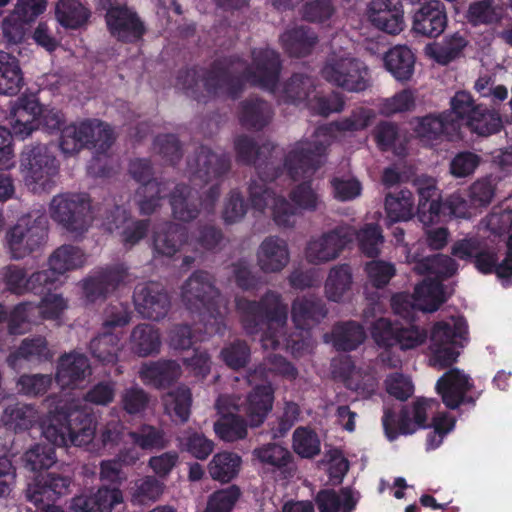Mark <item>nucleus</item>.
Returning a JSON list of instances; mask_svg holds the SVG:
<instances>
[{
    "label": "nucleus",
    "mask_w": 512,
    "mask_h": 512,
    "mask_svg": "<svg viewBox=\"0 0 512 512\" xmlns=\"http://www.w3.org/2000/svg\"><path fill=\"white\" fill-rule=\"evenodd\" d=\"M471 132L480 136L490 135L499 130L501 119L499 115L479 105L464 123Z\"/></svg>",
    "instance_id": "nucleus-57"
},
{
    "label": "nucleus",
    "mask_w": 512,
    "mask_h": 512,
    "mask_svg": "<svg viewBox=\"0 0 512 512\" xmlns=\"http://www.w3.org/2000/svg\"><path fill=\"white\" fill-rule=\"evenodd\" d=\"M446 25L447 17L444 7L437 0L423 5L413 17V30L427 37L439 36Z\"/></svg>",
    "instance_id": "nucleus-35"
},
{
    "label": "nucleus",
    "mask_w": 512,
    "mask_h": 512,
    "mask_svg": "<svg viewBox=\"0 0 512 512\" xmlns=\"http://www.w3.org/2000/svg\"><path fill=\"white\" fill-rule=\"evenodd\" d=\"M321 76L328 83L348 92L364 91L371 83L368 66L347 49L335 44L321 68Z\"/></svg>",
    "instance_id": "nucleus-6"
},
{
    "label": "nucleus",
    "mask_w": 512,
    "mask_h": 512,
    "mask_svg": "<svg viewBox=\"0 0 512 512\" xmlns=\"http://www.w3.org/2000/svg\"><path fill=\"white\" fill-rule=\"evenodd\" d=\"M283 48L291 56H305L309 54L317 43V36L310 29L303 26L286 30L281 36Z\"/></svg>",
    "instance_id": "nucleus-44"
},
{
    "label": "nucleus",
    "mask_w": 512,
    "mask_h": 512,
    "mask_svg": "<svg viewBox=\"0 0 512 512\" xmlns=\"http://www.w3.org/2000/svg\"><path fill=\"white\" fill-rule=\"evenodd\" d=\"M131 349L141 357L158 353L161 346V338L158 329L151 324L136 326L130 336Z\"/></svg>",
    "instance_id": "nucleus-45"
},
{
    "label": "nucleus",
    "mask_w": 512,
    "mask_h": 512,
    "mask_svg": "<svg viewBox=\"0 0 512 512\" xmlns=\"http://www.w3.org/2000/svg\"><path fill=\"white\" fill-rule=\"evenodd\" d=\"M371 334L378 345L392 347L397 344L401 350L414 349L427 338L426 332L419 327L399 328L386 318H379L374 323Z\"/></svg>",
    "instance_id": "nucleus-18"
},
{
    "label": "nucleus",
    "mask_w": 512,
    "mask_h": 512,
    "mask_svg": "<svg viewBox=\"0 0 512 512\" xmlns=\"http://www.w3.org/2000/svg\"><path fill=\"white\" fill-rule=\"evenodd\" d=\"M386 69L398 81H408L414 73L415 56L406 46H395L384 57Z\"/></svg>",
    "instance_id": "nucleus-42"
},
{
    "label": "nucleus",
    "mask_w": 512,
    "mask_h": 512,
    "mask_svg": "<svg viewBox=\"0 0 512 512\" xmlns=\"http://www.w3.org/2000/svg\"><path fill=\"white\" fill-rule=\"evenodd\" d=\"M63 115L54 108H42L34 97H21L12 110L9 120L12 133L25 139L42 125L53 131L59 128Z\"/></svg>",
    "instance_id": "nucleus-12"
},
{
    "label": "nucleus",
    "mask_w": 512,
    "mask_h": 512,
    "mask_svg": "<svg viewBox=\"0 0 512 512\" xmlns=\"http://www.w3.org/2000/svg\"><path fill=\"white\" fill-rule=\"evenodd\" d=\"M71 479L55 473L38 475L33 483L27 488V498L36 505L44 500H54L57 497L66 495L69 492Z\"/></svg>",
    "instance_id": "nucleus-34"
},
{
    "label": "nucleus",
    "mask_w": 512,
    "mask_h": 512,
    "mask_svg": "<svg viewBox=\"0 0 512 512\" xmlns=\"http://www.w3.org/2000/svg\"><path fill=\"white\" fill-rule=\"evenodd\" d=\"M90 16L88 8L79 0H58L56 17L67 28L76 29L84 25Z\"/></svg>",
    "instance_id": "nucleus-50"
},
{
    "label": "nucleus",
    "mask_w": 512,
    "mask_h": 512,
    "mask_svg": "<svg viewBox=\"0 0 512 512\" xmlns=\"http://www.w3.org/2000/svg\"><path fill=\"white\" fill-rule=\"evenodd\" d=\"M279 69L278 54L269 48H259L252 52V64L244 77L254 85L275 92Z\"/></svg>",
    "instance_id": "nucleus-19"
},
{
    "label": "nucleus",
    "mask_w": 512,
    "mask_h": 512,
    "mask_svg": "<svg viewBox=\"0 0 512 512\" xmlns=\"http://www.w3.org/2000/svg\"><path fill=\"white\" fill-rule=\"evenodd\" d=\"M129 314L122 309L111 318H107L104 323L105 331L103 334L94 338L90 343V351L92 355L99 361L106 364H113L118 359V353L121 350V337L116 332L109 329L122 327L129 322Z\"/></svg>",
    "instance_id": "nucleus-20"
},
{
    "label": "nucleus",
    "mask_w": 512,
    "mask_h": 512,
    "mask_svg": "<svg viewBox=\"0 0 512 512\" xmlns=\"http://www.w3.org/2000/svg\"><path fill=\"white\" fill-rule=\"evenodd\" d=\"M290 261V250L286 240L277 237H266L257 250V264L265 273L281 272Z\"/></svg>",
    "instance_id": "nucleus-32"
},
{
    "label": "nucleus",
    "mask_w": 512,
    "mask_h": 512,
    "mask_svg": "<svg viewBox=\"0 0 512 512\" xmlns=\"http://www.w3.org/2000/svg\"><path fill=\"white\" fill-rule=\"evenodd\" d=\"M373 109L357 107L349 116L316 129L310 139L293 144L284 160V170L293 179L310 177L323 163L327 147L335 140L336 132H356L366 129L375 119Z\"/></svg>",
    "instance_id": "nucleus-2"
},
{
    "label": "nucleus",
    "mask_w": 512,
    "mask_h": 512,
    "mask_svg": "<svg viewBox=\"0 0 512 512\" xmlns=\"http://www.w3.org/2000/svg\"><path fill=\"white\" fill-rule=\"evenodd\" d=\"M38 419L39 413L33 405L17 402L4 408L0 422L6 429L18 432L30 429Z\"/></svg>",
    "instance_id": "nucleus-39"
},
{
    "label": "nucleus",
    "mask_w": 512,
    "mask_h": 512,
    "mask_svg": "<svg viewBox=\"0 0 512 512\" xmlns=\"http://www.w3.org/2000/svg\"><path fill=\"white\" fill-rule=\"evenodd\" d=\"M106 22L111 34L122 41H133L143 33V27L135 13L124 3H110L106 14Z\"/></svg>",
    "instance_id": "nucleus-26"
},
{
    "label": "nucleus",
    "mask_w": 512,
    "mask_h": 512,
    "mask_svg": "<svg viewBox=\"0 0 512 512\" xmlns=\"http://www.w3.org/2000/svg\"><path fill=\"white\" fill-rule=\"evenodd\" d=\"M130 174L136 181L142 184L137 190L141 213L151 214L159 205L160 198L166 195L163 193L166 190V185L162 187L156 181L150 180L152 169L147 160L137 159L131 162Z\"/></svg>",
    "instance_id": "nucleus-22"
},
{
    "label": "nucleus",
    "mask_w": 512,
    "mask_h": 512,
    "mask_svg": "<svg viewBox=\"0 0 512 512\" xmlns=\"http://www.w3.org/2000/svg\"><path fill=\"white\" fill-rule=\"evenodd\" d=\"M114 133L108 124L98 120L71 123L61 131L59 147L65 155H74L84 147L105 152L114 141Z\"/></svg>",
    "instance_id": "nucleus-9"
},
{
    "label": "nucleus",
    "mask_w": 512,
    "mask_h": 512,
    "mask_svg": "<svg viewBox=\"0 0 512 512\" xmlns=\"http://www.w3.org/2000/svg\"><path fill=\"white\" fill-rule=\"evenodd\" d=\"M173 215L182 221L194 219L198 214V208L190 189L184 186H176L170 198Z\"/></svg>",
    "instance_id": "nucleus-58"
},
{
    "label": "nucleus",
    "mask_w": 512,
    "mask_h": 512,
    "mask_svg": "<svg viewBox=\"0 0 512 512\" xmlns=\"http://www.w3.org/2000/svg\"><path fill=\"white\" fill-rule=\"evenodd\" d=\"M181 299L188 310L199 314L208 334L220 332L225 304L208 273L189 277L181 288Z\"/></svg>",
    "instance_id": "nucleus-5"
},
{
    "label": "nucleus",
    "mask_w": 512,
    "mask_h": 512,
    "mask_svg": "<svg viewBox=\"0 0 512 512\" xmlns=\"http://www.w3.org/2000/svg\"><path fill=\"white\" fill-rule=\"evenodd\" d=\"M166 413L175 421L186 422L190 415L191 393L188 388L178 387L163 397Z\"/></svg>",
    "instance_id": "nucleus-52"
},
{
    "label": "nucleus",
    "mask_w": 512,
    "mask_h": 512,
    "mask_svg": "<svg viewBox=\"0 0 512 512\" xmlns=\"http://www.w3.org/2000/svg\"><path fill=\"white\" fill-rule=\"evenodd\" d=\"M24 84L23 72L19 60L4 51H0V95H17Z\"/></svg>",
    "instance_id": "nucleus-40"
},
{
    "label": "nucleus",
    "mask_w": 512,
    "mask_h": 512,
    "mask_svg": "<svg viewBox=\"0 0 512 512\" xmlns=\"http://www.w3.org/2000/svg\"><path fill=\"white\" fill-rule=\"evenodd\" d=\"M413 131L420 141L432 146L443 135H453L459 130L457 121L450 114H431L411 121Z\"/></svg>",
    "instance_id": "nucleus-27"
},
{
    "label": "nucleus",
    "mask_w": 512,
    "mask_h": 512,
    "mask_svg": "<svg viewBox=\"0 0 512 512\" xmlns=\"http://www.w3.org/2000/svg\"><path fill=\"white\" fill-rule=\"evenodd\" d=\"M367 15L375 27L389 34L403 30V10L399 0H372Z\"/></svg>",
    "instance_id": "nucleus-29"
},
{
    "label": "nucleus",
    "mask_w": 512,
    "mask_h": 512,
    "mask_svg": "<svg viewBox=\"0 0 512 512\" xmlns=\"http://www.w3.org/2000/svg\"><path fill=\"white\" fill-rule=\"evenodd\" d=\"M439 406L434 399L419 398L410 407L403 409L397 419L390 411L386 410L382 419L387 438L392 441L399 434H412L426 426L428 415Z\"/></svg>",
    "instance_id": "nucleus-17"
},
{
    "label": "nucleus",
    "mask_w": 512,
    "mask_h": 512,
    "mask_svg": "<svg viewBox=\"0 0 512 512\" xmlns=\"http://www.w3.org/2000/svg\"><path fill=\"white\" fill-rule=\"evenodd\" d=\"M365 339L363 328L348 322L337 325L332 332L333 345L338 350L350 351L357 348Z\"/></svg>",
    "instance_id": "nucleus-56"
},
{
    "label": "nucleus",
    "mask_w": 512,
    "mask_h": 512,
    "mask_svg": "<svg viewBox=\"0 0 512 512\" xmlns=\"http://www.w3.org/2000/svg\"><path fill=\"white\" fill-rule=\"evenodd\" d=\"M351 285V268L346 264L336 265L330 269L325 283L326 296L332 301H340Z\"/></svg>",
    "instance_id": "nucleus-51"
},
{
    "label": "nucleus",
    "mask_w": 512,
    "mask_h": 512,
    "mask_svg": "<svg viewBox=\"0 0 512 512\" xmlns=\"http://www.w3.org/2000/svg\"><path fill=\"white\" fill-rule=\"evenodd\" d=\"M476 267L482 273H490L495 269L499 278L504 279L503 285H510V281L507 279L512 276V234L507 240V252L506 257L498 266H496L497 257L491 252H479L476 254Z\"/></svg>",
    "instance_id": "nucleus-48"
},
{
    "label": "nucleus",
    "mask_w": 512,
    "mask_h": 512,
    "mask_svg": "<svg viewBox=\"0 0 512 512\" xmlns=\"http://www.w3.org/2000/svg\"><path fill=\"white\" fill-rule=\"evenodd\" d=\"M419 195L418 217L424 225L441 220L442 202L436 180L428 176H420L415 180Z\"/></svg>",
    "instance_id": "nucleus-31"
},
{
    "label": "nucleus",
    "mask_w": 512,
    "mask_h": 512,
    "mask_svg": "<svg viewBox=\"0 0 512 512\" xmlns=\"http://www.w3.org/2000/svg\"><path fill=\"white\" fill-rule=\"evenodd\" d=\"M50 358H52V353L48 348L46 339L37 336L24 339L19 348L10 353L7 358V363L11 368L18 369L21 367L23 360L40 362Z\"/></svg>",
    "instance_id": "nucleus-41"
},
{
    "label": "nucleus",
    "mask_w": 512,
    "mask_h": 512,
    "mask_svg": "<svg viewBox=\"0 0 512 512\" xmlns=\"http://www.w3.org/2000/svg\"><path fill=\"white\" fill-rule=\"evenodd\" d=\"M49 215L66 231L78 236L86 232L94 220L90 198L85 193H61L49 204Z\"/></svg>",
    "instance_id": "nucleus-8"
},
{
    "label": "nucleus",
    "mask_w": 512,
    "mask_h": 512,
    "mask_svg": "<svg viewBox=\"0 0 512 512\" xmlns=\"http://www.w3.org/2000/svg\"><path fill=\"white\" fill-rule=\"evenodd\" d=\"M387 217L392 222L407 221L413 216V196L408 190L388 194L385 199Z\"/></svg>",
    "instance_id": "nucleus-55"
},
{
    "label": "nucleus",
    "mask_w": 512,
    "mask_h": 512,
    "mask_svg": "<svg viewBox=\"0 0 512 512\" xmlns=\"http://www.w3.org/2000/svg\"><path fill=\"white\" fill-rule=\"evenodd\" d=\"M420 243L413 248L406 245V262L414 265V270L418 274H428L437 278L450 277L457 271V265L453 259L446 255H434L432 257H423L418 253Z\"/></svg>",
    "instance_id": "nucleus-33"
},
{
    "label": "nucleus",
    "mask_w": 512,
    "mask_h": 512,
    "mask_svg": "<svg viewBox=\"0 0 512 512\" xmlns=\"http://www.w3.org/2000/svg\"><path fill=\"white\" fill-rule=\"evenodd\" d=\"M313 81L304 75H294L283 87L282 98L293 103L307 100L308 108L314 113L327 116L330 113L340 112L344 101L340 94L333 93L328 97L319 96L312 90Z\"/></svg>",
    "instance_id": "nucleus-14"
},
{
    "label": "nucleus",
    "mask_w": 512,
    "mask_h": 512,
    "mask_svg": "<svg viewBox=\"0 0 512 512\" xmlns=\"http://www.w3.org/2000/svg\"><path fill=\"white\" fill-rule=\"evenodd\" d=\"M271 107L259 100H251L243 105L241 120L244 125L261 129L272 119Z\"/></svg>",
    "instance_id": "nucleus-61"
},
{
    "label": "nucleus",
    "mask_w": 512,
    "mask_h": 512,
    "mask_svg": "<svg viewBox=\"0 0 512 512\" xmlns=\"http://www.w3.org/2000/svg\"><path fill=\"white\" fill-rule=\"evenodd\" d=\"M467 324L462 317H452L449 321L437 322L430 334V364L443 369L454 363L459 348L466 340Z\"/></svg>",
    "instance_id": "nucleus-11"
},
{
    "label": "nucleus",
    "mask_w": 512,
    "mask_h": 512,
    "mask_svg": "<svg viewBox=\"0 0 512 512\" xmlns=\"http://www.w3.org/2000/svg\"><path fill=\"white\" fill-rule=\"evenodd\" d=\"M416 104L414 90L404 89L391 97L382 99L379 104V112L382 115L390 116L396 113H403L412 110Z\"/></svg>",
    "instance_id": "nucleus-62"
},
{
    "label": "nucleus",
    "mask_w": 512,
    "mask_h": 512,
    "mask_svg": "<svg viewBox=\"0 0 512 512\" xmlns=\"http://www.w3.org/2000/svg\"><path fill=\"white\" fill-rule=\"evenodd\" d=\"M134 304L137 311L146 318L158 320L169 309V299L163 287L156 282L139 284L134 291Z\"/></svg>",
    "instance_id": "nucleus-24"
},
{
    "label": "nucleus",
    "mask_w": 512,
    "mask_h": 512,
    "mask_svg": "<svg viewBox=\"0 0 512 512\" xmlns=\"http://www.w3.org/2000/svg\"><path fill=\"white\" fill-rule=\"evenodd\" d=\"M43 437L58 447L85 446L92 442L96 422L80 402L73 401L65 407L50 411L41 424Z\"/></svg>",
    "instance_id": "nucleus-4"
},
{
    "label": "nucleus",
    "mask_w": 512,
    "mask_h": 512,
    "mask_svg": "<svg viewBox=\"0 0 512 512\" xmlns=\"http://www.w3.org/2000/svg\"><path fill=\"white\" fill-rule=\"evenodd\" d=\"M102 225L108 232L118 235L121 241L129 246L141 240L147 231L146 222L130 219L126 210L118 206L105 216Z\"/></svg>",
    "instance_id": "nucleus-28"
},
{
    "label": "nucleus",
    "mask_w": 512,
    "mask_h": 512,
    "mask_svg": "<svg viewBox=\"0 0 512 512\" xmlns=\"http://www.w3.org/2000/svg\"><path fill=\"white\" fill-rule=\"evenodd\" d=\"M354 239V229L340 225L312 237L305 247V258L311 264H325L337 259Z\"/></svg>",
    "instance_id": "nucleus-16"
},
{
    "label": "nucleus",
    "mask_w": 512,
    "mask_h": 512,
    "mask_svg": "<svg viewBox=\"0 0 512 512\" xmlns=\"http://www.w3.org/2000/svg\"><path fill=\"white\" fill-rule=\"evenodd\" d=\"M38 319L36 305L30 302L20 303L10 313L8 320L9 332L15 335L25 334L38 323Z\"/></svg>",
    "instance_id": "nucleus-53"
},
{
    "label": "nucleus",
    "mask_w": 512,
    "mask_h": 512,
    "mask_svg": "<svg viewBox=\"0 0 512 512\" xmlns=\"http://www.w3.org/2000/svg\"><path fill=\"white\" fill-rule=\"evenodd\" d=\"M127 273L123 268H115L100 272L83 281L82 289L87 302L93 303L115 290L125 282Z\"/></svg>",
    "instance_id": "nucleus-37"
},
{
    "label": "nucleus",
    "mask_w": 512,
    "mask_h": 512,
    "mask_svg": "<svg viewBox=\"0 0 512 512\" xmlns=\"http://www.w3.org/2000/svg\"><path fill=\"white\" fill-rule=\"evenodd\" d=\"M183 229L174 224H165L154 234L153 245L158 254L172 256L182 244Z\"/></svg>",
    "instance_id": "nucleus-54"
},
{
    "label": "nucleus",
    "mask_w": 512,
    "mask_h": 512,
    "mask_svg": "<svg viewBox=\"0 0 512 512\" xmlns=\"http://www.w3.org/2000/svg\"><path fill=\"white\" fill-rule=\"evenodd\" d=\"M162 492V483L152 476H146L137 480L130 489L131 500L135 504L156 501Z\"/></svg>",
    "instance_id": "nucleus-64"
},
{
    "label": "nucleus",
    "mask_w": 512,
    "mask_h": 512,
    "mask_svg": "<svg viewBox=\"0 0 512 512\" xmlns=\"http://www.w3.org/2000/svg\"><path fill=\"white\" fill-rule=\"evenodd\" d=\"M471 386L466 374L458 369H451L437 381L436 389L441 395L443 403L448 408L455 409L466 401L465 394Z\"/></svg>",
    "instance_id": "nucleus-36"
},
{
    "label": "nucleus",
    "mask_w": 512,
    "mask_h": 512,
    "mask_svg": "<svg viewBox=\"0 0 512 512\" xmlns=\"http://www.w3.org/2000/svg\"><path fill=\"white\" fill-rule=\"evenodd\" d=\"M357 501V493L348 488L339 493L332 490L321 491L317 496L320 512H351Z\"/></svg>",
    "instance_id": "nucleus-49"
},
{
    "label": "nucleus",
    "mask_w": 512,
    "mask_h": 512,
    "mask_svg": "<svg viewBox=\"0 0 512 512\" xmlns=\"http://www.w3.org/2000/svg\"><path fill=\"white\" fill-rule=\"evenodd\" d=\"M237 308L243 314L244 328L249 334L262 331L260 341L264 349L286 348L300 356L310 347L308 330L325 317L321 301L314 297L297 298L292 305V319L299 333L285 337L287 306L279 294L268 292L259 303L239 299Z\"/></svg>",
    "instance_id": "nucleus-1"
},
{
    "label": "nucleus",
    "mask_w": 512,
    "mask_h": 512,
    "mask_svg": "<svg viewBox=\"0 0 512 512\" xmlns=\"http://www.w3.org/2000/svg\"><path fill=\"white\" fill-rule=\"evenodd\" d=\"M47 220L36 212L21 216L5 234V245L11 258L23 259L44 245Z\"/></svg>",
    "instance_id": "nucleus-10"
},
{
    "label": "nucleus",
    "mask_w": 512,
    "mask_h": 512,
    "mask_svg": "<svg viewBox=\"0 0 512 512\" xmlns=\"http://www.w3.org/2000/svg\"><path fill=\"white\" fill-rule=\"evenodd\" d=\"M228 168L225 158H220L206 147H201L188 161V171L195 186L217 180Z\"/></svg>",
    "instance_id": "nucleus-25"
},
{
    "label": "nucleus",
    "mask_w": 512,
    "mask_h": 512,
    "mask_svg": "<svg viewBox=\"0 0 512 512\" xmlns=\"http://www.w3.org/2000/svg\"><path fill=\"white\" fill-rule=\"evenodd\" d=\"M180 366L174 361L145 363L139 370V376L145 384L163 387L180 376Z\"/></svg>",
    "instance_id": "nucleus-43"
},
{
    "label": "nucleus",
    "mask_w": 512,
    "mask_h": 512,
    "mask_svg": "<svg viewBox=\"0 0 512 512\" xmlns=\"http://www.w3.org/2000/svg\"><path fill=\"white\" fill-rule=\"evenodd\" d=\"M59 165L44 144L26 146L20 156V172L27 188L34 193L50 191L55 186Z\"/></svg>",
    "instance_id": "nucleus-7"
},
{
    "label": "nucleus",
    "mask_w": 512,
    "mask_h": 512,
    "mask_svg": "<svg viewBox=\"0 0 512 512\" xmlns=\"http://www.w3.org/2000/svg\"><path fill=\"white\" fill-rule=\"evenodd\" d=\"M241 463V457L236 453L219 452L209 462L208 472L213 480L227 483L238 475Z\"/></svg>",
    "instance_id": "nucleus-47"
},
{
    "label": "nucleus",
    "mask_w": 512,
    "mask_h": 512,
    "mask_svg": "<svg viewBox=\"0 0 512 512\" xmlns=\"http://www.w3.org/2000/svg\"><path fill=\"white\" fill-rule=\"evenodd\" d=\"M503 15V10L491 0H481L469 6L467 19L473 25H489L497 23Z\"/></svg>",
    "instance_id": "nucleus-60"
},
{
    "label": "nucleus",
    "mask_w": 512,
    "mask_h": 512,
    "mask_svg": "<svg viewBox=\"0 0 512 512\" xmlns=\"http://www.w3.org/2000/svg\"><path fill=\"white\" fill-rule=\"evenodd\" d=\"M445 301L443 286L437 280L425 279L417 285L414 294L400 293L392 298L394 312L403 318H412L415 310L436 311Z\"/></svg>",
    "instance_id": "nucleus-15"
},
{
    "label": "nucleus",
    "mask_w": 512,
    "mask_h": 512,
    "mask_svg": "<svg viewBox=\"0 0 512 512\" xmlns=\"http://www.w3.org/2000/svg\"><path fill=\"white\" fill-rule=\"evenodd\" d=\"M333 373L343 378L346 386L363 397L370 396L377 387V380L370 370L356 368L350 357L343 356L332 363Z\"/></svg>",
    "instance_id": "nucleus-30"
},
{
    "label": "nucleus",
    "mask_w": 512,
    "mask_h": 512,
    "mask_svg": "<svg viewBox=\"0 0 512 512\" xmlns=\"http://www.w3.org/2000/svg\"><path fill=\"white\" fill-rule=\"evenodd\" d=\"M292 447L299 456L312 458L320 452V440L313 430L298 427L293 433Z\"/></svg>",
    "instance_id": "nucleus-63"
},
{
    "label": "nucleus",
    "mask_w": 512,
    "mask_h": 512,
    "mask_svg": "<svg viewBox=\"0 0 512 512\" xmlns=\"http://www.w3.org/2000/svg\"><path fill=\"white\" fill-rule=\"evenodd\" d=\"M275 184H268L263 179L253 180L249 186L250 200L255 209L260 212L269 210L277 225L291 227L294 225L297 210H317L322 201L310 182L297 185L290 194L294 206L275 191Z\"/></svg>",
    "instance_id": "nucleus-3"
},
{
    "label": "nucleus",
    "mask_w": 512,
    "mask_h": 512,
    "mask_svg": "<svg viewBox=\"0 0 512 512\" xmlns=\"http://www.w3.org/2000/svg\"><path fill=\"white\" fill-rule=\"evenodd\" d=\"M374 138L379 148L393 150L396 154L402 153L406 141L397 126L387 121L381 122L375 127Z\"/></svg>",
    "instance_id": "nucleus-59"
},
{
    "label": "nucleus",
    "mask_w": 512,
    "mask_h": 512,
    "mask_svg": "<svg viewBox=\"0 0 512 512\" xmlns=\"http://www.w3.org/2000/svg\"><path fill=\"white\" fill-rule=\"evenodd\" d=\"M268 378V372L259 368L248 376V382L253 388L245 400L232 396L239 410L246 414L251 427L260 426L273 407L274 389Z\"/></svg>",
    "instance_id": "nucleus-13"
},
{
    "label": "nucleus",
    "mask_w": 512,
    "mask_h": 512,
    "mask_svg": "<svg viewBox=\"0 0 512 512\" xmlns=\"http://www.w3.org/2000/svg\"><path fill=\"white\" fill-rule=\"evenodd\" d=\"M85 263L84 253L77 247L63 245L57 248L49 257L48 264L53 275H61L80 268Z\"/></svg>",
    "instance_id": "nucleus-46"
},
{
    "label": "nucleus",
    "mask_w": 512,
    "mask_h": 512,
    "mask_svg": "<svg viewBox=\"0 0 512 512\" xmlns=\"http://www.w3.org/2000/svg\"><path fill=\"white\" fill-rule=\"evenodd\" d=\"M469 41L465 34L455 32L446 35L442 41L428 44L425 54L441 65H447L463 55Z\"/></svg>",
    "instance_id": "nucleus-38"
},
{
    "label": "nucleus",
    "mask_w": 512,
    "mask_h": 512,
    "mask_svg": "<svg viewBox=\"0 0 512 512\" xmlns=\"http://www.w3.org/2000/svg\"><path fill=\"white\" fill-rule=\"evenodd\" d=\"M216 409L221 418L214 424V431L220 439L234 442L247 436V425L242 417L235 414L240 410L232 396H220Z\"/></svg>",
    "instance_id": "nucleus-23"
},
{
    "label": "nucleus",
    "mask_w": 512,
    "mask_h": 512,
    "mask_svg": "<svg viewBox=\"0 0 512 512\" xmlns=\"http://www.w3.org/2000/svg\"><path fill=\"white\" fill-rule=\"evenodd\" d=\"M92 374L88 358L78 352L62 355L57 363L55 381L62 389L82 388Z\"/></svg>",
    "instance_id": "nucleus-21"
}]
</instances>
